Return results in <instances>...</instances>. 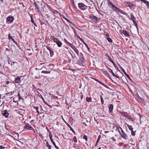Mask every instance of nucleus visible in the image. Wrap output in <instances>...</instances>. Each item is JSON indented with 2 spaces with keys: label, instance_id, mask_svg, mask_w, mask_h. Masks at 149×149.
Listing matches in <instances>:
<instances>
[{
  "label": "nucleus",
  "instance_id": "nucleus-1",
  "mask_svg": "<svg viewBox=\"0 0 149 149\" xmlns=\"http://www.w3.org/2000/svg\"><path fill=\"white\" fill-rule=\"evenodd\" d=\"M117 130L122 137L125 140L127 139L128 137L121 127H119Z\"/></svg>",
  "mask_w": 149,
  "mask_h": 149
},
{
  "label": "nucleus",
  "instance_id": "nucleus-2",
  "mask_svg": "<svg viewBox=\"0 0 149 149\" xmlns=\"http://www.w3.org/2000/svg\"><path fill=\"white\" fill-rule=\"evenodd\" d=\"M51 39L53 40L54 42L56 43L58 47H61L62 43L58 38L54 36H52L51 37Z\"/></svg>",
  "mask_w": 149,
  "mask_h": 149
},
{
  "label": "nucleus",
  "instance_id": "nucleus-3",
  "mask_svg": "<svg viewBox=\"0 0 149 149\" xmlns=\"http://www.w3.org/2000/svg\"><path fill=\"white\" fill-rule=\"evenodd\" d=\"M78 6L79 8L81 10H84L87 9V6L83 3H78Z\"/></svg>",
  "mask_w": 149,
  "mask_h": 149
},
{
  "label": "nucleus",
  "instance_id": "nucleus-4",
  "mask_svg": "<svg viewBox=\"0 0 149 149\" xmlns=\"http://www.w3.org/2000/svg\"><path fill=\"white\" fill-rule=\"evenodd\" d=\"M14 18L10 16H8L7 18V23L8 24L11 23L13 21Z\"/></svg>",
  "mask_w": 149,
  "mask_h": 149
},
{
  "label": "nucleus",
  "instance_id": "nucleus-5",
  "mask_svg": "<svg viewBox=\"0 0 149 149\" xmlns=\"http://www.w3.org/2000/svg\"><path fill=\"white\" fill-rule=\"evenodd\" d=\"M121 114L127 118L131 119L132 118L131 116L129 115L127 112H121Z\"/></svg>",
  "mask_w": 149,
  "mask_h": 149
},
{
  "label": "nucleus",
  "instance_id": "nucleus-6",
  "mask_svg": "<svg viewBox=\"0 0 149 149\" xmlns=\"http://www.w3.org/2000/svg\"><path fill=\"white\" fill-rule=\"evenodd\" d=\"M24 128L26 129L31 130H34L33 128L30 126V125L28 123H27L24 126Z\"/></svg>",
  "mask_w": 149,
  "mask_h": 149
},
{
  "label": "nucleus",
  "instance_id": "nucleus-7",
  "mask_svg": "<svg viewBox=\"0 0 149 149\" xmlns=\"http://www.w3.org/2000/svg\"><path fill=\"white\" fill-rule=\"evenodd\" d=\"M109 4H110L111 6V7L113 8V10H115V11L119 12L120 11V9L118 8L116 6H115L112 3L109 2Z\"/></svg>",
  "mask_w": 149,
  "mask_h": 149
},
{
  "label": "nucleus",
  "instance_id": "nucleus-8",
  "mask_svg": "<svg viewBox=\"0 0 149 149\" xmlns=\"http://www.w3.org/2000/svg\"><path fill=\"white\" fill-rule=\"evenodd\" d=\"M46 48L47 49L49 50L51 56H52L54 54V51L52 50L51 48L49 46H46Z\"/></svg>",
  "mask_w": 149,
  "mask_h": 149
},
{
  "label": "nucleus",
  "instance_id": "nucleus-9",
  "mask_svg": "<svg viewBox=\"0 0 149 149\" xmlns=\"http://www.w3.org/2000/svg\"><path fill=\"white\" fill-rule=\"evenodd\" d=\"M92 20L95 23H97V18L94 16H90Z\"/></svg>",
  "mask_w": 149,
  "mask_h": 149
},
{
  "label": "nucleus",
  "instance_id": "nucleus-10",
  "mask_svg": "<svg viewBox=\"0 0 149 149\" xmlns=\"http://www.w3.org/2000/svg\"><path fill=\"white\" fill-rule=\"evenodd\" d=\"M131 17V19L132 20L133 23L134 24H136V25H137V24L136 23L135 20V18L134 17V16L133 15V14H131L130 15Z\"/></svg>",
  "mask_w": 149,
  "mask_h": 149
},
{
  "label": "nucleus",
  "instance_id": "nucleus-11",
  "mask_svg": "<svg viewBox=\"0 0 149 149\" xmlns=\"http://www.w3.org/2000/svg\"><path fill=\"white\" fill-rule=\"evenodd\" d=\"M120 68L121 69L123 72L124 73L125 75L128 78V79H129L130 80H131V79L129 75L127 74V73L125 72L124 69H123L122 67H120Z\"/></svg>",
  "mask_w": 149,
  "mask_h": 149
},
{
  "label": "nucleus",
  "instance_id": "nucleus-12",
  "mask_svg": "<svg viewBox=\"0 0 149 149\" xmlns=\"http://www.w3.org/2000/svg\"><path fill=\"white\" fill-rule=\"evenodd\" d=\"M8 38L9 39H11L13 41V42L17 45L18 44L15 41L14 39L11 36H10V34L8 35Z\"/></svg>",
  "mask_w": 149,
  "mask_h": 149
},
{
  "label": "nucleus",
  "instance_id": "nucleus-13",
  "mask_svg": "<svg viewBox=\"0 0 149 149\" xmlns=\"http://www.w3.org/2000/svg\"><path fill=\"white\" fill-rule=\"evenodd\" d=\"M113 104H110L108 106V108L109 109L110 112H111L113 109Z\"/></svg>",
  "mask_w": 149,
  "mask_h": 149
},
{
  "label": "nucleus",
  "instance_id": "nucleus-14",
  "mask_svg": "<svg viewBox=\"0 0 149 149\" xmlns=\"http://www.w3.org/2000/svg\"><path fill=\"white\" fill-rule=\"evenodd\" d=\"M21 77H17L15 79V82L16 83H18L20 81Z\"/></svg>",
  "mask_w": 149,
  "mask_h": 149
},
{
  "label": "nucleus",
  "instance_id": "nucleus-15",
  "mask_svg": "<svg viewBox=\"0 0 149 149\" xmlns=\"http://www.w3.org/2000/svg\"><path fill=\"white\" fill-rule=\"evenodd\" d=\"M2 114L3 116L6 118L9 115L8 112H2Z\"/></svg>",
  "mask_w": 149,
  "mask_h": 149
},
{
  "label": "nucleus",
  "instance_id": "nucleus-16",
  "mask_svg": "<svg viewBox=\"0 0 149 149\" xmlns=\"http://www.w3.org/2000/svg\"><path fill=\"white\" fill-rule=\"evenodd\" d=\"M123 33L124 35L127 37H129V33L127 31H123Z\"/></svg>",
  "mask_w": 149,
  "mask_h": 149
},
{
  "label": "nucleus",
  "instance_id": "nucleus-17",
  "mask_svg": "<svg viewBox=\"0 0 149 149\" xmlns=\"http://www.w3.org/2000/svg\"><path fill=\"white\" fill-rule=\"evenodd\" d=\"M73 50L76 53V54L78 55H79V52L78 50V49L75 47L74 48Z\"/></svg>",
  "mask_w": 149,
  "mask_h": 149
},
{
  "label": "nucleus",
  "instance_id": "nucleus-18",
  "mask_svg": "<svg viewBox=\"0 0 149 149\" xmlns=\"http://www.w3.org/2000/svg\"><path fill=\"white\" fill-rule=\"evenodd\" d=\"M127 126L128 127V128L131 131H132L133 129L132 126V125H130L128 124H127Z\"/></svg>",
  "mask_w": 149,
  "mask_h": 149
},
{
  "label": "nucleus",
  "instance_id": "nucleus-19",
  "mask_svg": "<svg viewBox=\"0 0 149 149\" xmlns=\"http://www.w3.org/2000/svg\"><path fill=\"white\" fill-rule=\"evenodd\" d=\"M109 72H111L112 73V75H113V76H116V75L113 72V71L112 70H111L109 68Z\"/></svg>",
  "mask_w": 149,
  "mask_h": 149
},
{
  "label": "nucleus",
  "instance_id": "nucleus-20",
  "mask_svg": "<svg viewBox=\"0 0 149 149\" xmlns=\"http://www.w3.org/2000/svg\"><path fill=\"white\" fill-rule=\"evenodd\" d=\"M73 148L76 149H79L78 145L77 144H74L73 145Z\"/></svg>",
  "mask_w": 149,
  "mask_h": 149
},
{
  "label": "nucleus",
  "instance_id": "nucleus-21",
  "mask_svg": "<svg viewBox=\"0 0 149 149\" xmlns=\"http://www.w3.org/2000/svg\"><path fill=\"white\" fill-rule=\"evenodd\" d=\"M133 6V4L130 2L129 4L128 5V6L130 8H131Z\"/></svg>",
  "mask_w": 149,
  "mask_h": 149
},
{
  "label": "nucleus",
  "instance_id": "nucleus-22",
  "mask_svg": "<svg viewBox=\"0 0 149 149\" xmlns=\"http://www.w3.org/2000/svg\"><path fill=\"white\" fill-rule=\"evenodd\" d=\"M69 45L70 47L73 49L75 47V46L71 43H69Z\"/></svg>",
  "mask_w": 149,
  "mask_h": 149
},
{
  "label": "nucleus",
  "instance_id": "nucleus-23",
  "mask_svg": "<svg viewBox=\"0 0 149 149\" xmlns=\"http://www.w3.org/2000/svg\"><path fill=\"white\" fill-rule=\"evenodd\" d=\"M107 40L108 41L109 43H112V40L109 37L107 38Z\"/></svg>",
  "mask_w": 149,
  "mask_h": 149
},
{
  "label": "nucleus",
  "instance_id": "nucleus-24",
  "mask_svg": "<svg viewBox=\"0 0 149 149\" xmlns=\"http://www.w3.org/2000/svg\"><path fill=\"white\" fill-rule=\"evenodd\" d=\"M130 2H127V1H125L124 2V4L125 6H128V5L129 4Z\"/></svg>",
  "mask_w": 149,
  "mask_h": 149
},
{
  "label": "nucleus",
  "instance_id": "nucleus-25",
  "mask_svg": "<svg viewBox=\"0 0 149 149\" xmlns=\"http://www.w3.org/2000/svg\"><path fill=\"white\" fill-rule=\"evenodd\" d=\"M131 134L133 136H135V132L136 131H134L133 130L131 131Z\"/></svg>",
  "mask_w": 149,
  "mask_h": 149
},
{
  "label": "nucleus",
  "instance_id": "nucleus-26",
  "mask_svg": "<svg viewBox=\"0 0 149 149\" xmlns=\"http://www.w3.org/2000/svg\"><path fill=\"white\" fill-rule=\"evenodd\" d=\"M49 137L50 139V140H51V141L52 142H54V141L52 139V135L50 134H49Z\"/></svg>",
  "mask_w": 149,
  "mask_h": 149
},
{
  "label": "nucleus",
  "instance_id": "nucleus-27",
  "mask_svg": "<svg viewBox=\"0 0 149 149\" xmlns=\"http://www.w3.org/2000/svg\"><path fill=\"white\" fill-rule=\"evenodd\" d=\"M86 100L88 102H90L91 101V99L88 97H87L86 98Z\"/></svg>",
  "mask_w": 149,
  "mask_h": 149
},
{
  "label": "nucleus",
  "instance_id": "nucleus-28",
  "mask_svg": "<svg viewBox=\"0 0 149 149\" xmlns=\"http://www.w3.org/2000/svg\"><path fill=\"white\" fill-rule=\"evenodd\" d=\"M42 73L49 74L50 72V71H43L42 72Z\"/></svg>",
  "mask_w": 149,
  "mask_h": 149
},
{
  "label": "nucleus",
  "instance_id": "nucleus-29",
  "mask_svg": "<svg viewBox=\"0 0 149 149\" xmlns=\"http://www.w3.org/2000/svg\"><path fill=\"white\" fill-rule=\"evenodd\" d=\"M81 97V100H82L83 98V95L82 93H80L79 94V97Z\"/></svg>",
  "mask_w": 149,
  "mask_h": 149
},
{
  "label": "nucleus",
  "instance_id": "nucleus-30",
  "mask_svg": "<svg viewBox=\"0 0 149 149\" xmlns=\"http://www.w3.org/2000/svg\"><path fill=\"white\" fill-rule=\"evenodd\" d=\"M15 97H17L18 98V100H20V99L19 93L17 96Z\"/></svg>",
  "mask_w": 149,
  "mask_h": 149
},
{
  "label": "nucleus",
  "instance_id": "nucleus-31",
  "mask_svg": "<svg viewBox=\"0 0 149 149\" xmlns=\"http://www.w3.org/2000/svg\"><path fill=\"white\" fill-rule=\"evenodd\" d=\"M102 70L103 73L104 74H105L106 75L107 74V71H105V70H104V69H103Z\"/></svg>",
  "mask_w": 149,
  "mask_h": 149
},
{
  "label": "nucleus",
  "instance_id": "nucleus-32",
  "mask_svg": "<svg viewBox=\"0 0 149 149\" xmlns=\"http://www.w3.org/2000/svg\"><path fill=\"white\" fill-rule=\"evenodd\" d=\"M73 140L75 143H76L77 142V140L76 137L75 136L73 138Z\"/></svg>",
  "mask_w": 149,
  "mask_h": 149
},
{
  "label": "nucleus",
  "instance_id": "nucleus-33",
  "mask_svg": "<svg viewBox=\"0 0 149 149\" xmlns=\"http://www.w3.org/2000/svg\"><path fill=\"white\" fill-rule=\"evenodd\" d=\"M52 143H53V145H54V146H55V148H56L57 149H58V147L56 146L55 143L54 141L52 142Z\"/></svg>",
  "mask_w": 149,
  "mask_h": 149
},
{
  "label": "nucleus",
  "instance_id": "nucleus-34",
  "mask_svg": "<svg viewBox=\"0 0 149 149\" xmlns=\"http://www.w3.org/2000/svg\"><path fill=\"white\" fill-rule=\"evenodd\" d=\"M34 4L35 5L36 8L38 10H39V8L38 5L36 3H34Z\"/></svg>",
  "mask_w": 149,
  "mask_h": 149
},
{
  "label": "nucleus",
  "instance_id": "nucleus-35",
  "mask_svg": "<svg viewBox=\"0 0 149 149\" xmlns=\"http://www.w3.org/2000/svg\"><path fill=\"white\" fill-rule=\"evenodd\" d=\"M101 138V136L100 135H99L98 136V139H97V142H96V143H97L98 142L100 139Z\"/></svg>",
  "mask_w": 149,
  "mask_h": 149
},
{
  "label": "nucleus",
  "instance_id": "nucleus-36",
  "mask_svg": "<svg viewBox=\"0 0 149 149\" xmlns=\"http://www.w3.org/2000/svg\"><path fill=\"white\" fill-rule=\"evenodd\" d=\"M100 99H101V102L102 103V104H103L104 103V100L103 99V98L102 96H100Z\"/></svg>",
  "mask_w": 149,
  "mask_h": 149
},
{
  "label": "nucleus",
  "instance_id": "nucleus-37",
  "mask_svg": "<svg viewBox=\"0 0 149 149\" xmlns=\"http://www.w3.org/2000/svg\"><path fill=\"white\" fill-rule=\"evenodd\" d=\"M83 138L86 140V141H87V137L85 135L83 136Z\"/></svg>",
  "mask_w": 149,
  "mask_h": 149
},
{
  "label": "nucleus",
  "instance_id": "nucleus-38",
  "mask_svg": "<svg viewBox=\"0 0 149 149\" xmlns=\"http://www.w3.org/2000/svg\"><path fill=\"white\" fill-rule=\"evenodd\" d=\"M46 144H47V146L49 148H51V146L48 143V142H47V143H46Z\"/></svg>",
  "mask_w": 149,
  "mask_h": 149
},
{
  "label": "nucleus",
  "instance_id": "nucleus-39",
  "mask_svg": "<svg viewBox=\"0 0 149 149\" xmlns=\"http://www.w3.org/2000/svg\"><path fill=\"white\" fill-rule=\"evenodd\" d=\"M146 6H147L148 8H149V2H148V1H147L146 3Z\"/></svg>",
  "mask_w": 149,
  "mask_h": 149
},
{
  "label": "nucleus",
  "instance_id": "nucleus-40",
  "mask_svg": "<svg viewBox=\"0 0 149 149\" xmlns=\"http://www.w3.org/2000/svg\"><path fill=\"white\" fill-rule=\"evenodd\" d=\"M82 42L85 45L86 47H87L88 48V46L87 44L86 43V42L83 40Z\"/></svg>",
  "mask_w": 149,
  "mask_h": 149
},
{
  "label": "nucleus",
  "instance_id": "nucleus-41",
  "mask_svg": "<svg viewBox=\"0 0 149 149\" xmlns=\"http://www.w3.org/2000/svg\"><path fill=\"white\" fill-rule=\"evenodd\" d=\"M77 37L82 42L84 40L82 39L79 36H77Z\"/></svg>",
  "mask_w": 149,
  "mask_h": 149
},
{
  "label": "nucleus",
  "instance_id": "nucleus-42",
  "mask_svg": "<svg viewBox=\"0 0 149 149\" xmlns=\"http://www.w3.org/2000/svg\"><path fill=\"white\" fill-rule=\"evenodd\" d=\"M98 82H99L100 84H101L102 85H103V86H105V85L102 82L100 81H98Z\"/></svg>",
  "mask_w": 149,
  "mask_h": 149
},
{
  "label": "nucleus",
  "instance_id": "nucleus-43",
  "mask_svg": "<svg viewBox=\"0 0 149 149\" xmlns=\"http://www.w3.org/2000/svg\"><path fill=\"white\" fill-rule=\"evenodd\" d=\"M138 99L141 101H142L143 100L139 96L138 97Z\"/></svg>",
  "mask_w": 149,
  "mask_h": 149
},
{
  "label": "nucleus",
  "instance_id": "nucleus-44",
  "mask_svg": "<svg viewBox=\"0 0 149 149\" xmlns=\"http://www.w3.org/2000/svg\"><path fill=\"white\" fill-rule=\"evenodd\" d=\"M141 1L145 3H146V2L147 1L145 0H141Z\"/></svg>",
  "mask_w": 149,
  "mask_h": 149
},
{
  "label": "nucleus",
  "instance_id": "nucleus-45",
  "mask_svg": "<svg viewBox=\"0 0 149 149\" xmlns=\"http://www.w3.org/2000/svg\"><path fill=\"white\" fill-rule=\"evenodd\" d=\"M109 61L111 62V63H112L113 64H114V62L112 60V59H109Z\"/></svg>",
  "mask_w": 149,
  "mask_h": 149
},
{
  "label": "nucleus",
  "instance_id": "nucleus-46",
  "mask_svg": "<svg viewBox=\"0 0 149 149\" xmlns=\"http://www.w3.org/2000/svg\"><path fill=\"white\" fill-rule=\"evenodd\" d=\"M5 148V147H3L2 146H0V149H3Z\"/></svg>",
  "mask_w": 149,
  "mask_h": 149
},
{
  "label": "nucleus",
  "instance_id": "nucleus-47",
  "mask_svg": "<svg viewBox=\"0 0 149 149\" xmlns=\"http://www.w3.org/2000/svg\"><path fill=\"white\" fill-rule=\"evenodd\" d=\"M70 130H71L72 132H74V133L75 132H74V130L72 128H70Z\"/></svg>",
  "mask_w": 149,
  "mask_h": 149
},
{
  "label": "nucleus",
  "instance_id": "nucleus-48",
  "mask_svg": "<svg viewBox=\"0 0 149 149\" xmlns=\"http://www.w3.org/2000/svg\"><path fill=\"white\" fill-rule=\"evenodd\" d=\"M36 111L37 112H39L38 110V107H36Z\"/></svg>",
  "mask_w": 149,
  "mask_h": 149
},
{
  "label": "nucleus",
  "instance_id": "nucleus-49",
  "mask_svg": "<svg viewBox=\"0 0 149 149\" xmlns=\"http://www.w3.org/2000/svg\"><path fill=\"white\" fill-rule=\"evenodd\" d=\"M63 18H64V19H66V20L67 21V22H69V20L68 19H66V18H65V17H63Z\"/></svg>",
  "mask_w": 149,
  "mask_h": 149
},
{
  "label": "nucleus",
  "instance_id": "nucleus-50",
  "mask_svg": "<svg viewBox=\"0 0 149 149\" xmlns=\"http://www.w3.org/2000/svg\"><path fill=\"white\" fill-rule=\"evenodd\" d=\"M31 22L33 23H34V21H33V18H31Z\"/></svg>",
  "mask_w": 149,
  "mask_h": 149
},
{
  "label": "nucleus",
  "instance_id": "nucleus-51",
  "mask_svg": "<svg viewBox=\"0 0 149 149\" xmlns=\"http://www.w3.org/2000/svg\"><path fill=\"white\" fill-rule=\"evenodd\" d=\"M44 102L46 104H47V105H48V106H49V105L48 104H47V103H46V102H45V101H44ZM49 106L50 107H51V106L50 105H49Z\"/></svg>",
  "mask_w": 149,
  "mask_h": 149
},
{
  "label": "nucleus",
  "instance_id": "nucleus-52",
  "mask_svg": "<svg viewBox=\"0 0 149 149\" xmlns=\"http://www.w3.org/2000/svg\"><path fill=\"white\" fill-rule=\"evenodd\" d=\"M10 94V93H7L6 94V95H8Z\"/></svg>",
  "mask_w": 149,
  "mask_h": 149
},
{
  "label": "nucleus",
  "instance_id": "nucleus-53",
  "mask_svg": "<svg viewBox=\"0 0 149 149\" xmlns=\"http://www.w3.org/2000/svg\"><path fill=\"white\" fill-rule=\"evenodd\" d=\"M115 77H117V78H119V76H117L116 75V76H114Z\"/></svg>",
  "mask_w": 149,
  "mask_h": 149
},
{
  "label": "nucleus",
  "instance_id": "nucleus-54",
  "mask_svg": "<svg viewBox=\"0 0 149 149\" xmlns=\"http://www.w3.org/2000/svg\"><path fill=\"white\" fill-rule=\"evenodd\" d=\"M108 132H108V131H105L104 132V133H108Z\"/></svg>",
  "mask_w": 149,
  "mask_h": 149
},
{
  "label": "nucleus",
  "instance_id": "nucleus-55",
  "mask_svg": "<svg viewBox=\"0 0 149 149\" xmlns=\"http://www.w3.org/2000/svg\"><path fill=\"white\" fill-rule=\"evenodd\" d=\"M33 23L34 24V25H35V26H37L36 24L34 22V23Z\"/></svg>",
  "mask_w": 149,
  "mask_h": 149
},
{
  "label": "nucleus",
  "instance_id": "nucleus-56",
  "mask_svg": "<svg viewBox=\"0 0 149 149\" xmlns=\"http://www.w3.org/2000/svg\"><path fill=\"white\" fill-rule=\"evenodd\" d=\"M146 97L148 98V99H149V97H148V96L147 95H146Z\"/></svg>",
  "mask_w": 149,
  "mask_h": 149
},
{
  "label": "nucleus",
  "instance_id": "nucleus-57",
  "mask_svg": "<svg viewBox=\"0 0 149 149\" xmlns=\"http://www.w3.org/2000/svg\"><path fill=\"white\" fill-rule=\"evenodd\" d=\"M7 110H5L4 111H3V112H7Z\"/></svg>",
  "mask_w": 149,
  "mask_h": 149
},
{
  "label": "nucleus",
  "instance_id": "nucleus-58",
  "mask_svg": "<svg viewBox=\"0 0 149 149\" xmlns=\"http://www.w3.org/2000/svg\"><path fill=\"white\" fill-rule=\"evenodd\" d=\"M98 149H101V147H99Z\"/></svg>",
  "mask_w": 149,
  "mask_h": 149
},
{
  "label": "nucleus",
  "instance_id": "nucleus-59",
  "mask_svg": "<svg viewBox=\"0 0 149 149\" xmlns=\"http://www.w3.org/2000/svg\"><path fill=\"white\" fill-rule=\"evenodd\" d=\"M1 95L0 94V99L1 98Z\"/></svg>",
  "mask_w": 149,
  "mask_h": 149
},
{
  "label": "nucleus",
  "instance_id": "nucleus-60",
  "mask_svg": "<svg viewBox=\"0 0 149 149\" xmlns=\"http://www.w3.org/2000/svg\"><path fill=\"white\" fill-rule=\"evenodd\" d=\"M96 81H97V82H98V81H99V80H97V79H96Z\"/></svg>",
  "mask_w": 149,
  "mask_h": 149
},
{
  "label": "nucleus",
  "instance_id": "nucleus-61",
  "mask_svg": "<svg viewBox=\"0 0 149 149\" xmlns=\"http://www.w3.org/2000/svg\"><path fill=\"white\" fill-rule=\"evenodd\" d=\"M13 101H14V102H16V101H15V100H13Z\"/></svg>",
  "mask_w": 149,
  "mask_h": 149
},
{
  "label": "nucleus",
  "instance_id": "nucleus-62",
  "mask_svg": "<svg viewBox=\"0 0 149 149\" xmlns=\"http://www.w3.org/2000/svg\"><path fill=\"white\" fill-rule=\"evenodd\" d=\"M48 149H51V148H49Z\"/></svg>",
  "mask_w": 149,
  "mask_h": 149
},
{
  "label": "nucleus",
  "instance_id": "nucleus-63",
  "mask_svg": "<svg viewBox=\"0 0 149 149\" xmlns=\"http://www.w3.org/2000/svg\"><path fill=\"white\" fill-rule=\"evenodd\" d=\"M2 2L3 1V0H0Z\"/></svg>",
  "mask_w": 149,
  "mask_h": 149
},
{
  "label": "nucleus",
  "instance_id": "nucleus-64",
  "mask_svg": "<svg viewBox=\"0 0 149 149\" xmlns=\"http://www.w3.org/2000/svg\"><path fill=\"white\" fill-rule=\"evenodd\" d=\"M113 138H113V137H112V139L113 140Z\"/></svg>",
  "mask_w": 149,
  "mask_h": 149
}]
</instances>
